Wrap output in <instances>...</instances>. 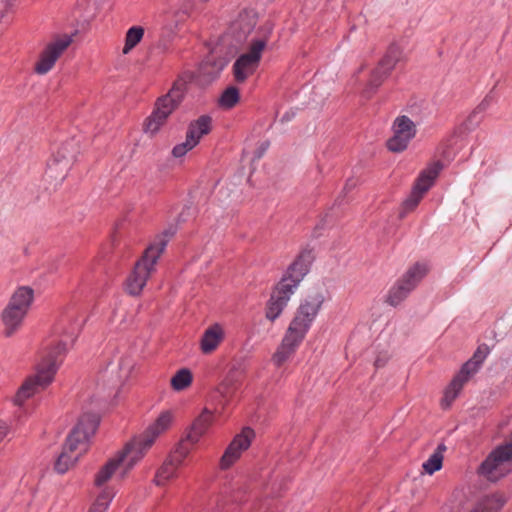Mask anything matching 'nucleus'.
I'll use <instances>...</instances> for the list:
<instances>
[{
	"label": "nucleus",
	"mask_w": 512,
	"mask_h": 512,
	"mask_svg": "<svg viewBox=\"0 0 512 512\" xmlns=\"http://www.w3.org/2000/svg\"><path fill=\"white\" fill-rule=\"evenodd\" d=\"M393 136L387 141V148L394 153H399L404 151L410 142L409 139H406V136L403 134H399L397 129H393Z\"/></svg>",
	"instance_id": "2f4dec72"
},
{
	"label": "nucleus",
	"mask_w": 512,
	"mask_h": 512,
	"mask_svg": "<svg viewBox=\"0 0 512 512\" xmlns=\"http://www.w3.org/2000/svg\"><path fill=\"white\" fill-rule=\"evenodd\" d=\"M324 300L325 298L322 293L310 295L300 304L292 322L308 331L320 311Z\"/></svg>",
	"instance_id": "dca6fc26"
},
{
	"label": "nucleus",
	"mask_w": 512,
	"mask_h": 512,
	"mask_svg": "<svg viewBox=\"0 0 512 512\" xmlns=\"http://www.w3.org/2000/svg\"><path fill=\"white\" fill-rule=\"evenodd\" d=\"M444 451L446 446L443 443L439 444L435 452L423 463L422 467L426 473L431 475L442 468Z\"/></svg>",
	"instance_id": "bb28decb"
},
{
	"label": "nucleus",
	"mask_w": 512,
	"mask_h": 512,
	"mask_svg": "<svg viewBox=\"0 0 512 512\" xmlns=\"http://www.w3.org/2000/svg\"><path fill=\"white\" fill-rule=\"evenodd\" d=\"M204 2H206L207 0H203Z\"/></svg>",
	"instance_id": "864d4df0"
},
{
	"label": "nucleus",
	"mask_w": 512,
	"mask_h": 512,
	"mask_svg": "<svg viewBox=\"0 0 512 512\" xmlns=\"http://www.w3.org/2000/svg\"><path fill=\"white\" fill-rule=\"evenodd\" d=\"M257 24V16L253 11L244 10L231 23L229 34L237 44L243 43Z\"/></svg>",
	"instance_id": "6ab92c4d"
},
{
	"label": "nucleus",
	"mask_w": 512,
	"mask_h": 512,
	"mask_svg": "<svg viewBox=\"0 0 512 512\" xmlns=\"http://www.w3.org/2000/svg\"><path fill=\"white\" fill-rule=\"evenodd\" d=\"M388 360V356L387 355H378L375 362H374V365L376 368H380V367H383L386 362Z\"/></svg>",
	"instance_id": "49530a36"
},
{
	"label": "nucleus",
	"mask_w": 512,
	"mask_h": 512,
	"mask_svg": "<svg viewBox=\"0 0 512 512\" xmlns=\"http://www.w3.org/2000/svg\"><path fill=\"white\" fill-rule=\"evenodd\" d=\"M479 369V366L474 363L471 359L465 362L459 373L452 379L449 386L445 390V396L442 400L446 407L455 400L461 391L463 385L468 381L470 375L475 373Z\"/></svg>",
	"instance_id": "a211bd4d"
},
{
	"label": "nucleus",
	"mask_w": 512,
	"mask_h": 512,
	"mask_svg": "<svg viewBox=\"0 0 512 512\" xmlns=\"http://www.w3.org/2000/svg\"><path fill=\"white\" fill-rule=\"evenodd\" d=\"M490 105V99L488 97H485L480 104L472 111V113L467 118L468 122H473V120L476 118V116L480 113H483Z\"/></svg>",
	"instance_id": "58836bf2"
},
{
	"label": "nucleus",
	"mask_w": 512,
	"mask_h": 512,
	"mask_svg": "<svg viewBox=\"0 0 512 512\" xmlns=\"http://www.w3.org/2000/svg\"><path fill=\"white\" fill-rule=\"evenodd\" d=\"M204 62H210L211 67L213 70H215V73H219L224 69V67L227 65V60L218 57V58H207Z\"/></svg>",
	"instance_id": "a19ab883"
},
{
	"label": "nucleus",
	"mask_w": 512,
	"mask_h": 512,
	"mask_svg": "<svg viewBox=\"0 0 512 512\" xmlns=\"http://www.w3.org/2000/svg\"><path fill=\"white\" fill-rule=\"evenodd\" d=\"M239 100L240 94L238 88L235 86H229L223 91L218 104L222 108L231 109L239 102Z\"/></svg>",
	"instance_id": "c756f323"
},
{
	"label": "nucleus",
	"mask_w": 512,
	"mask_h": 512,
	"mask_svg": "<svg viewBox=\"0 0 512 512\" xmlns=\"http://www.w3.org/2000/svg\"><path fill=\"white\" fill-rule=\"evenodd\" d=\"M109 503L102 498H97L95 503L91 506L88 512H105L108 508Z\"/></svg>",
	"instance_id": "79ce46f5"
},
{
	"label": "nucleus",
	"mask_w": 512,
	"mask_h": 512,
	"mask_svg": "<svg viewBox=\"0 0 512 512\" xmlns=\"http://www.w3.org/2000/svg\"><path fill=\"white\" fill-rule=\"evenodd\" d=\"M158 245V247L149 245L141 259L135 263L134 269L126 281V290L130 295L137 296L142 291L148 277L154 270V265L165 250L166 239L161 240Z\"/></svg>",
	"instance_id": "20e7f679"
},
{
	"label": "nucleus",
	"mask_w": 512,
	"mask_h": 512,
	"mask_svg": "<svg viewBox=\"0 0 512 512\" xmlns=\"http://www.w3.org/2000/svg\"><path fill=\"white\" fill-rule=\"evenodd\" d=\"M192 381V372L188 368H182L171 378L170 385L175 391H183L191 385Z\"/></svg>",
	"instance_id": "cd10ccee"
},
{
	"label": "nucleus",
	"mask_w": 512,
	"mask_h": 512,
	"mask_svg": "<svg viewBox=\"0 0 512 512\" xmlns=\"http://www.w3.org/2000/svg\"><path fill=\"white\" fill-rule=\"evenodd\" d=\"M402 58L401 48L395 43L390 44L384 56L379 60L378 65L370 73L369 80L362 91L365 98L369 99L376 93L385 79L390 76L392 70L401 62Z\"/></svg>",
	"instance_id": "423d86ee"
},
{
	"label": "nucleus",
	"mask_w": 512,
	"mask_h": 512,
	"mask_svg": "<svg viewBox=\"0 0 512 512\" xmlns=\"http://www.w3.org/2000/svg\"><path fill=\"white\" fill-rule=\"evenodd\" d=\"M67 350V343L64 341H60L52 349L47 361L39 367L37 374L28 377L19 387L14 397L15 404L22 405L26 399L34 395L39 389L46 388L53 381L54 375L59 367L57 358L58 356L64 355Z\"/></svg>",
	"instance_id": "7ed1b4c3"
},
{
	"label": "nucleus",
	"mask_w": 512,
	"mask_h": 512,
	"mask_svg": "<svg viewBox=\"0 0 512 512\" xmlns=\"http://www.w3.org/2000/svg\"><path fill=\"white\" fill-rule=\"evenodd\" d=\"M264 50L263 41H252L249 51L240 55L233 65L235 81L243 83L259 66Z\"/></svg>",
	"instance_id": "f8f14e48"
},
{
	"label": "nucleus",
	"mask_w": 512,
	"mask_h": 512,
	"mask_svg": "<svg viewBox=\"0 0 512 512\" xmlns=\"http://www.w3.org/2000/svg\"><path fill=\"white\" fill-rule=\"evenodd\" d=\"M211 422V412L205 408L190 426L189 432L187 433V440L192 444L196 443L200 437L205 434Z\"/></svg>",
	"instance_id": "5701e85b"
},
{
	"label": "nucleus",
	"mask_w": 512,
	"mask_h": 512,
	"mask_svg": "<svg viewBox=\"0 0 512 512\" xmlns=\"http://www.w3.org/2000/svg\"><path fill=\"white\" fill-rule=\"evenodd\" d=\"M144 36V28L141 26H133L125 36V45L123 47V54H128L134 47H136Z\"/></svg>",
	"instance_id": "c85d7f7f"
},
{
	"label": "nucleus",
	"mask_w": 512,
	"mask_h": 512,
	"mask_svg": "<svg viewBox=\"0 0 512 512\" xmlns=\"http://www.w3.org/2000/svg\"><path fill=\"white\" fill-rule=\"evenodd\" d=\"M2 8H0V20L3 18L5 11H7L8 7L11 6V2L8 0H2Z\"/></svg>",
	"instance_id": "8fccbe9b"
},
{
	"label": "nucleus",
	"mask_w": 512,
	"mask_h": 512,
	"mask_svg": "<svg viewBox=\"0 0 512 512\" xmlns=\"http://www.w3.org/2000/svg\"><path fill=\"white\" fill-rule=\"evenodd\" d=\"M274 29V25L270 21H266L263 25H261L257 31L259 37L254 39L253 41H263L264 42V48L267 45V41L270 38L272 32Z\"/></svg>",
	"instance_id": "f704fd0d"
},
{
	"label": "nucleus",
	"mask_w": 512,
	"mask_h": 512,
	"mask_svg": "<svg viewBox=\"0 0 512 512\" xmlns=\"http://www.w3.org/2000/svg\"><path fill=\"white\" fill-rule=\"evenodd\" d=\"M212 118L209 115H201L197 120L190 122L186 133V140L177 144L172 149L175 158L184 156L192 150L200 141L201 137L211 131Z\"/></svg>",
	"instance_id": "ddd939ff"
},
{
	"label": "nucleus",
	"mask_w": 512,
	"mask_h": 512,
	"mask_svg": "<svg viewBox=\"0 0 512 512\" xmlns=\"http://www.w3.org/2000/svg\"><path fill=\"white\" fill-rule=\"evenodd\" d=\"M307 330L301 328L298 325H295L292 321L286 331L284 338L282 339V344L284 346L290 347L293 351L299 346V344L305 338Z\"/></svg>",
	"instance_id": "b1692460"
},
{
	"label": "nucleus",
	"mask_w": 512,
	"mask_h": 512,
	"mask_svg": "<svg viewBox=\"0 0 512 512\" xmlns=\"http://www.w3.org/2000/svg\"><path fill=\"white\" fill-rule=\"evenodd\" d=\"M292 349L288 346H284V344H280L276 352L272 356V361L277 367L283 365L289 357L294 353Z\"/></svg>",
	"instance_id": "72a5a7b5"
},
{
	"label": "nucleus",
	"mask_w": 512,
	"mask_h": 512,
	"mask_svg": "<svg viewBox=\"0 0 512 512\" xmlns=\"http://www.w3.org/2000/svg\"><path fill=\"white\" fill-rule=\"evenodd\" d=\"M176 468L166 459L158 469L153 482L157 486L164 485V482L176 476Z\"/></svg>",
	"instance_id": "7c9ffc66"
},
{
	"label": "nucleus",
	"mask_w": 512,
	"mask_h": 512,
	"mask_svg": "<svg viewBox=\"0 0 512 512\" xmlns=\"http://www.w3.org/2000/svg\"><path fill=\"white\" fill-rule=\"evenodd\" d=\"M78 151L79 145L75 139L63 142L48 162L47 166L50 177L62 181L72 167Z\"/></svg>",
	"instance_id": "6e6552de"
},
{
	"label": "nucleus",
	"mask_w": 512,
	"mask_h": 512,
	"mask_svg": "<svg viewBox=\"0 0 512 512\" xmlns=\"http://www.w3.org/2000/svg\"><path fill=\"white\" fill-rule=\"evenodd\" d=\"M504 503L500 496H486L470 512H499Z\"/></svg>",
	"instance_id": "393cba45"
},
{
	"label": "nucleus",
	"mask_w": 512,
	"mask_h": 512,
	"mask_svg": "<svg viewBox=\"0 0 512 512\" xmlns=\"http://www.w3.org/2000/svg\"><path fill=\"white\" fill-rule=\"evenodd\" d=\"M442 168V162L436 161L420 173L412 187L410 195L402 203L399 218H404L418 206L424 194L432 187Z\"/></svg>",
	"instance_id": "0eeeda50"
},
{
	"label": "nucleus",
	"mask_w": 512,
	"mask_h": 512,
	"mask_svg": "<svg viewBox=\"0 0 512 512\" xmlns=\"http://www.w3.org/2000/svg\"><path fill=\"white\" fill-rule=\"evenodd\" d=\"M100 417L95 413L83 414L75 427L67 436L66 443L63 446L61 454L55 462V470L63 474L70 466L78 461V457L72 458L68 453L74 452L79 445H84L93 436L99 426Z\"/></svg>",
	"instance_id": "f03ea898"
},
{
	"label": "nucleus",
	"mask_w": 512,
	"mask_h": 512,
	"mask_svg": "<svg viewBox=\"0 0 512 512\" xmlns=\"http://www.w3.org/2000/svg\"><path fill=\"white\" fill-rule=\"evenodd\" d=\"M186 15H187V11L186 10H178V11H176L174 13V16L176 18L175 24L177 25L178 22L183 21Z\"/></svg>",
	"instance_id": "de8ad7c7"
},
{
	"label": "nucleus",
	"mask_w": 512,
	"mask_h": 512,
	"mask_svg": "<svg viewBox=\"0 0 512 512\" xmlns=\"http://www.w3.org/2000/svg\"><path fill=\"white\" fill-rule=\"evenodd\" d=\"M200 73L208 81H213L219 76V73H215V70L211 67L210 62H203L201 64Z\"/></svg>",
	"instance_id": "e433bc0d"
},
{
	"label": "nucleus",
	"mask_w": 512,
	"mask_h": 512,
	"mask_svg": "<svg viewBox=\"0 0 512 512\" xmlns=\"http://www.w3.org/2000/svg\"><path fill=\"white\" fill-rule=\"evenodd\" d=\"M185 457L179 455V453H170L167 460L177 469L182 463Z\"/></svg>",
	"instance_id": "37998d69"
},
{
	"label": "nucleus",
	"mask_w": 512,
	"mask_h": 512,
	"mask_svg": "<svg viewBox=\"0 0 512 512\" xmlns=\"http://www.w3.org/2000/svg\"><path fill=\"white\" fill-rule=\"evenodd\" d=\"M288 120H289L288 114L284 115L283 118L281 119L282 122L288 121Z\"/></svg>",
	"instance_id": "603ef678"
},
{
	"label": "nucleus",
	"mask_w": 512,
	"mask_h": 512,
	"mask_svg": "<svg viewBox=\"0 0 512 512\" xmlns=\"http://www.w3.org/2000/svg\"><path fill=\"white\" fill-rule=\"evenodd\" d=\"M26 315V313L6 305L1 313L3 335L7 338L12 337L21 327Z\"/></svg>",
	"instance_id": "aec40b11"
},
{
	"label": "nucleus",
	"mask_w": 512,
	"mask_h": 512,
	"mask_svg": "<svg viewBox=\"0 0 512 512\" xmlns=\"http://www.w3.org/2000/svg\"><path fill=\"white\" fill-rule=\"evenodd\" d=\"M176 232H177V226L176 225H170L167 229H165L163 231V233L161 235H159L156 238L155 242L152 243L151 245H155L156 247H158L159 246L158 244L163 239H166V241L168 242L169 239L176 234Z\"/></svg>",
	"instance_id": "ea45409f"
},
{
	"label": "nucleus",
	"mask_w": 512,
	"mask_h": 512,
	"mask_svg": "<svg viewBox=\"0 0 512 512\" xmlns=\"http://www.w3.org/2000/svg\"><path fill=\"white\" fill-rule=\"evenodd\" d=\"M33 300L34 290L29 286H21L11 295L7 306L28 314Z\"/></svg>",
	"instance_id": "412c9836"
},
{
	"label": "nucleus",
	"mask_w": 512,
	"mask_h": 512,
	"mask_svg": "<svg viewBox=\"0 0 512 512\" xmlns=\"http://www.w3.org/2000/svg\"><path fill=\"white\" fill-rule=\"evenodd\" d=\"M269 146H270L269 141H264L263 143H261V145L255 151V158L260 159L264 155L266 150L269 148Z\"/></svg>",
	"instance_id": "c03bdc74"
},
{
	"label": "nucleus",
	"mask_w": 512,
	"mask_h": 512,
	"mask_svg": "<svg viewBox=\"0 0 512 512\" xmlns=\"http://www.w3.org/2000/svg\"><path fill=\"white\" fill-rule=\"evenodd\" d=\"M186 83L176 81L169 92L160 97L151 116L146 120L144 126L146 132L156 133L167 117L180 104L183 99Z\"/></svg>",
	"instance_id": "39448f33"
},
{
	"label": "nucleus",
	"mask_w": 512,
	"mask_h": 512,
	"mask_svg": "<svg viewBox=\"0 0 512 512\" xmlns=\"http://www.w3.org/2000/svg\"><path fill=\"white\" fill-rule=\"evenodd\" d=\"M193 444L187 440V437L185 439H182L176 446V448L171 453H179V455L186 458V456L189 454L191 450V446Z\"/></svg>",
	"instance_id": "4c0bfd02"
},
{
	"label": "nucleus",
	"mask_w": 512,
	"mask_h": 512,
	"mask_svg": "<svg viewBox=\"0 0 512 512\" xmlns=\"http://www.w3.org/2000/svg\"><path fill=\"white\" fill-rule=\"evenodd\" d=\"M212 118L209 115H201L197 120L190 122L186 133V140L177 144L172 149L175 158L184 156L192 150L200 141L201 137L211 131Z\"/></svg>",
	"instance_id": "4468645a"
},
{
	"label": "nucleus",
	"mask_w": 512,
	"mask_h": 512,
	"mask_svg": "<svg viewBox=\"0 0 512 512\" xmlns=\"http://www.w3.org/2000/svg\"><path fill=\"white\" fill-rule=\"evenodd\" d=\"M427 271L428 269L425 264H414L397 284L390 289L386 302L394 307L399 305L427 274Z\"/></svg>",
	"instance_id": "1a4fd4ad"
},
{
	"label": "nucleus",
	"mask_w": 512,
	"mask_h": 512,
	"mask_svg": "<svg viewBox=\"0 0 512 512\" xmlns=\"http://www.w3.org/2000/svg\"><path fill=\"white\" fill-rule=\"evenodd\" d=\"M72 42L73 35L64 34L55 37L40 52L39 59L34 66V72L39 75L48 73Z\"/></svg>",
	"instance_id": "9d476101"
},
{
	"label": "nucleus",
	"mask_w": 512,
	"mask_h": 512,
	"mask_svg": "<svg viewBox=\"0 0 512 512\" xmlns=\"http://www.w3.org/2000/svg\"><path fill=\"white\" fill-rule=\"evenodd\" d=\"M489 347L486 344H481L474 352L471 360L480 367L487 355L489 354Z\"/></svg>",
	"instance_id": "c9c22d12"
},
{
	"label": "nucleus",
	"mask_w": 512,
	"mask_h": 512,
	"mask_svg": "<svg viewBox=\"0 0 512 512\" xmlns=\"http://www.w3.org/2000/svg\"><path fill=\"white\" fill-rule=\"evenodd\" d=\"M8 426L6 422L0 421V442L5 438L7 435Z\"/></svg>",
	"instance_id": "09e8293b"
},
{
	"label": "nucleus",
	"mask_w": 512,
	"mask_h": 512,
	"mask_svg": "<svg viewBox=\"0 0 512 512\" xmlns=\"http://www.w3.org/2000/svg\"><path fill=\"white\" fill-rule=\"evenodd\" d=\"M224 338V332L219 324H214L205 330L201 338V350L203 353L208 354L214 351L222 339Z\"/></svg>",
	"instance_id": "4be33fe9"
},
{
	"label": "nucleus",
	"mask_w": 512,
	"mask_h": 512,
	"mask_svg": "<svg viewBox=\"0 0 512 512\" xmlns=\"http://www.w3.org/2000/svg\"><path fill=\"white\" fill-rule=\"evenodd\" d=\"M172 421V415L170 412L166 411L160 414V416L156 419V421L150 425L146 431L134 437L130 442L135 443L136 456L132 458L128 467L132 468L135 463L143 456V453L146 449L151 447L154 443L157 436L164 430H166Z\"/></svg>",
	"instance_id": "9b49d317"
},
{
	"label": "nucleus",
	"mask_w": 512,
	"mask_h": 512,
	"mask_svg": "<svg viewBox=\"0 0 512 512\" xmlns=\"http://www.w3.org/2000/svg\"><path fill=\"white\" fill-rule=\"evenodd\" d=\"M393 129H397L399 134L405 135L406 139L410 141L415 137L417 132L415 123L406 115L398 116L395 119Z\"/></svg>",
	"instance_id": "a878e982"
},
{
	"label": "nucleus",
	"mask_w": 512,
	"mask_h": 512,
	"mask_svg": "<svg viewBox=\"0 0 512 512\" xmlns=\"http://www.w3.org/2000/svg\"><path fill=\"white\" fill-rule=\"evenodd\" d=\"M98 498H102L103 500H105V501L107 500L108 502L110 501L109 494H108V493H106V492L101 493V494L98 496Z\"/></svg>",
	"instance_id": "3c124183"
},
{
	"label": "nucleus",
	"mask_w": 512,
	"mask_h": 512,
	"mask_svg": "<svg viewBox=\"0 0 512 512\" xmlns=\"http://www.w3.org/2000/svg\"><path fill=\"white\" fill-rule=\"evenodd\" d=\"M314 259L311 249L300 252L293 263L288 267L286 274L273 289L266 304L265 316L271 322L275 321L286 307L294 289L308 273L310 264Z\"/></svg>",
	"instance_id": "f257e3e1"
},
{
	"label": "nucleus",
	"mask_w": 512,
	"mask_h": 512,
	"mask_svg": "<svg viewBox=\"0 0 512 512\" xmlns=\"http://www.w3.org/2000/svg\"><path fill=\"white\" fill-rule=\"evenodd\" d=\"M255 438V431L251 427H244L241 432L233 438L220 459V468L229 469L246 451L252 440Z\"/></svg>",
	"instance_id": "2eb2a0df"
},
{
	"label": "nucleus",
	"mask_w": 512,
	"mask_h": 512,
	"mask_svg": "<svg viewBox=\"0 0 512 512\" xmlns=\"http://www.w3.org/2000/svg\"><path fill=\"white\" fill-rule=\"evenodd\" d=\"M135 443L136 442H128L124 449L119 452L118 456L115 458L110 459L97 473L95 477V485L100 487L103 484H105L114 474L116 469L119 467V465L124 461V459L127 456H131L129 462L127 463V469L129 463L131 462L132 458L136 456V449H135Z\"/></svg>",
	"instance_id": "f3484780"
},
{
	"label": "nucleus",
	"mask_w": 512,
	"mask_h": 512,
	"mask_svg": "<svg viewBox=\"0 0 512 512\" xmlns=\"http://www.w3.org/2000/svg\"><path fill=\"white\" fill-rule=\"evenodd\" d=\"M356 186H357V180L354 178H349V179H347V181L345 183L342 193L344 195H346L348 192L353 190Z\"/></svg>",
	"instance_id": "a18cd8bd"
},
{
	"label": "nucleus",
	"mask_w": 512,
	"mask_h": 512,
	"mask_svg": "<svg viewBox=\"0 0 512 512\" xmlns=\"http://www.w3.org/2000/svg\"><path fill=\"white\" fill-rule=\"evenodd\" d=\"M238 388L239 380L233 374H229L227 378L219 385L218 391L222 397L229 398Z\"/></svg>",
	"instance_id": "473e14b6"
}]
</instances>
